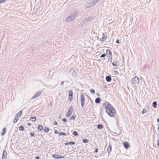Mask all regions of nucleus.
Here are the masks:
<instances>
[{
  "instance_id": "27",
  "label": "nucleus",
  "mask_w": 159,
  "mask_h": 159,
  "mask_svg": "<svg viewBox=\"0 0 159 159\" xmlns=\"http://www.w3.org/2000/svg\"><path fill=\"white\" fill-rule=\"evenodd\" d=\"M147 111H146V109L144 108H143L142 111V114H144L145 113H147Z\"/></svg>"
},
{
  "instance_id": "33",
  "label": "nucleus",
  "mask_w": 159,
  "mask_h": 159,
  "mask_svg": "<svg viewBox=\"0 0 159 159\" xmlns=\"http://www.w3.org/2000/svg\"><path fill=\"white\" fill-rule=\"evenodd\" d=\"M117 62L116 61L113 62L112 64L113 66H116V65Z\"/></svg>"
},
{
  "instance_id": "29",
  "label": "nucleus",
  "mask_w": 159,
  "mask_h": 159,
  "mask_svg": "<svg viewBox=\"0 0 159 159\" xmlns=\"http://www.w3.org/2000/svg\"><path fill=\"white\" fill-rule=\"evenodd\" d=\"M69 144L74 145L75 144V143L74 142L71 141L68 143Z\"/></svg>"
},
{
  "instance_id": "35",
  "label": "nucleus",
  "mask_w": 159,
  "mask_h": 159,
  "mask_svg": "<svg viewBox=\"0 0 159 159\" xmlns=\"http://www.w3.org/2000/svg\"><path fill=\"white\" fill-rule=\"evenodd\" d=\"M19 129L20 130H24V127L23 126H21L19 127Z\"/></svg>"
},
{
  "instance_id": "43",
  "label": "nucleus",
  "mask_w": 159,
  "mask_h": 159,
  "mask_svg": "<svg viewBox=\"0 0 159 159\" xmlns=\"http://www.w3.org/2000/svg\"><path fill=\"white\" fill-rule=\"evenodd\" d=\"M64 84V82L63 81H62L60 84V85H63Z\"/></svg>"
},
{
  "instance_id": "48",
  "label": "nucleus",
  "mask_w": 159,
  "mask_h": 159,
  "mask_svg": "<svg viewBox=\"0 0 159 159\" xmlns=\"http://www.w3.org/2000/svg\"><path fill=\"white\" fill-rule=\"evenodd\" d=\"M68 144H69L68 143H65V145H68Z\"/></svg>"
},
{
  "instance_id": "1",
  "label": "nucleus",
  "mask_w": 159,
  "mask_h": 159,
  "mask_svg": "<svg viewBox=\"0 0 159 159\" xmlns=\"http://www.w3.org/2000/svg\"><path fill=\"white\" fill-rule=\"evenodd\" d=\"M104 107L106 109V111L110 116L113 117L114 116L116 111L112 106L108 102H106L104 104Z\"/></svg>"
},
{
  "instance_id": "38",
  "label": "nucleus",
  "mask_w": 159,
  "mask_h": 159,
  "mask_svg": "<svg viewBox=\"0 0 159 159\" xmlns=\"http://www.w3.org/2000/svg\"><path fill=\"white\" fill-rule=\"evenodd\" d=\"M62 121L64 122H66V120L65 119V118H64V119H63L62 120Z\"/></svg>"
},
{
  "instance_id": "14",
  "label": "nucleus",
  "mask_w": 159,
  "mask_h": 159,
  "mask_svg": "<svg viewBox=\"0 0 159 159\" xmlns=\"http://www.w3.org/2000/svg\"><path fill=\"white\" fill-rule=\"evenodd\" d=\"M106 80L107 82H110L111 80V78L110 76H107L106 77Z\"/></svg>"
},
{
  "instance_id": "6",
  "label": "nucleus",
  "mask_w": 159,
  "mask_h": 159,
  "mask_svg": "<svg viewBox=\"0 0 159 159\" xmlns=\"http://www.w3.org/2000/svg\"><path fill=\"white\" fill-rule=\"evenodd\" d=\"M42 91L41 90L37 92L33 96L31 99H33L34 98H36L39 97L42 94Z\"/></svg>"
},
{
  "instance_id": "10",
  "label": "nucleus",
  "mask_w": 159,
  "mask_h": 159,
  "mask_svg": "<svg viewBox=\"0 0 159 159\" xmlns=\"http://www.w3.org/2000/svg\"><path fill=\"white\" fill-rule=\"evenodd\" d=\"M7 152L6 150L3 151L2 159H7Z\"/></svg>"
},
{
  "instance_id": "16",
  "label": "nucleus",
  "mask_w": 159,
  "mask_h": 159,
  "mask_svg": "<svg viewBox=\"0 0 159 159\" xmlns=\"http://www.w3.org/2000/svg\"><path fill=\"white\" fill-rule=\"evenodd\" d=\"M101 99L100 98H97L95 99V102L96 103H99L100 102Z\"/></svg>"
},
{
  "instance_id": "47",
  "label": "nucleus",
  "mask_w": 159,
  "mask_h": 159,
  "mask_svg": "<svg viewBox=\"0 0 159 159\" xmlns=\"http://www.w3.org/2000/svg\"><path fill=\"white\" fill-rule=\"evenodd\" d=\"M36 159H39V157L37 156L36 157Z\"/></svg>"
},
{
  "instance_id": "22",
  "label": "nucleus",
  "mask_w": 159,
  "mask_h": 159,
  "mask_svg": "<svg viewBox=\"0 0 159 159\" xmlns=\"http://www.w3.org/2000/svg\"><path fill=\"white\" fill-rule=\"evenodd\" d=\"M152 106L154 108H156L157 106V102H154L152 103Z\"/></svg>"
},
{
  "instance_id": "13",
  "label": "nucleus",
  "mask_w": 159,
  "mask_h": 159,
  "mask_svg": "<svg viewBox=\"0 0 159 159\" xmlns=\"http://www.w3.org/2000/svg\"><path fill=\"white\" fill-rule=\"evenodd\" d=\"M73 71L72 73V75L74 77H76V73L75 70L73 69H71L70 70V72Z\"/></svg>"
},
{
  "instance_id": "44",
  "label": "nucleus",
  "mask_w": 159,
  "mask_h": 159,
  "mask_svg": "<svg viewBox=\"0 0 159 159\" xmlns=\"http://www.w3.org/2000/svg\"><path fill=\"white\" fill-rule=\"evenodd\" d=\"M116 43H120V42H119V41L118 39H117L116 41Z\"/></svg>"
},
{
  "instance_id": "42",
  "label": "nucleus",
  "mask_w": 159,
  "mask_h": 159,
  "mask_svg": "<svg viewBox=\"0 0 159 159\" xmlns=\"http://www.w3.org/2000/svg\"><path fill=\"white\" fill-rule=\"evenodd\" d=\"M114 72L115 74H118V72L117 71L114 70Z\"/></svg>"
},
{
  "instance_id": "8",
  "label": "nucleus",
  "mask_w": 159,
  "mask_h": 159,
  "mask_svg": "<svg viewBox=\"0 0 159 159\" xmlns=\"http://www.w3.org/2000/svg\"><path fill=\"white\" fill-rule=\"evenodd\" d=\"M106 53L107 54H109V56H108V57L109 58L108 59H109L110 58L111 59V61L112 60V54L111 52V50L109 49H107L106 51Z\"/></svg>"
},
{
  "instance_id": "39",
  "label": "nucleus",
  "mask_w": 159,
  "mask_h": 159,
  "mask_svg": "<svg viewBox=\"0 0 159 159\" xmlns=\"http://www.w3.org/2000/svg\"><path fill=\"white\" fill-rule=\"evenodd\" d=\"M54 133L55 134H59V133H58V131L56 130H55Z\"/></svg>"
},
{
  "instance_id": "41",
  "label": "nucleus",
  "mask_w": 159,
  "mask_h": 159,
  "mask_svg": "<svg viewBox=\"0 0 159 159\" xmlns=\"http://www.w3.org/2000/svg\"><path fill=\"white\" fill-rule=\"evenodd\" d=\"M2 3H4L6 1V0H1Z\"/></svg>"
},
{
  "instance_id": "5",
  "label": "nucleus",
  "mask_w": 159,
  "mask_h": 159,
  "mask_svg": "<svg viewBox=\"0 0 159 159\" xmlns=\"http://www.w3.org/2000/svg\"><path fill=\"white\" fill-rule=\"evenodd\" d=\"M73 111V107L72 106H70L68 111L66 113V116L67 117H68L71 115L72 112Z\"/></svg>"
},
{
  "instance_id": "36",
  "label": "nucleus",
  "mask_w": 159,
  "mask_h": 159,
  "mask_svg": "<svg viewBox=\"0 0 159 159\" xmlns=\"http://www.w3.org/2000/svg\"><path fill=\"white\" fill-rule=\"evenodd\" d=\"M106 55L105 54H102L101 56L100 57L102 58L104 57H105Z\"/></svg>"
},
{
  "instance_id": "37",
  "label": "nucleus",
  "mask_w": 159,
  "mask_h": 159,
  "mask_svg": "<svg viewBox=\"0 0 159 159\" xmlns=\"http://www.w3.org/2000/svg\"><path fill=\"white\" fill-rule=\"evenodd\" d=\"M34 132H31L30 133V135L32 136H34Z\"/></svg>"
},
{
  "instance_id": "3",
  "label": "nucleus",
  "mask_w": 159,
  "mask_h": 159,
  "mask_svg": "<svg viewBox=\"0 0 159 159\" xmlns=\"http://www.w3.org/2000/svg\"><path fill=\"white\" fill-rule=\"evenodd\" d=\"M76 17L75 14H72L67 17L65 19V21L68 23L73 21Z\"/></svg>"
},
{
  "instance_id": "28",
  "label": "nucleus",
  "mask_w": 159,
  "mask_h": 159,
  "mask_svg": "<svg viewBox=\"0 0 159 159\" xmlns=\"http://www.w3.org/2000/svg\"><path fill=\"white\" fill-rule=\"evenodd\" d=\"M73 134L75 136H78V134L77 132L75 131H74Z\"/></svg>"
},
{
  "instance_id": "24",
  "label": "nucleus",
  "mask_w": 159,
  "mask_h": 159,
  "mask_svg": "<svg viewBox=\"0 0 159 159\" xmlns=\"http://www.w3.org/2000/svg\"><path fill=\"white\" fill-rule=\"evenodd\" d=\"M103 128V126L100 124H98L97 125V128L99 129H101Z\"/></svg>"
},
{
  "instance_id": "12",
  "label": "nucleus",
  "mask_w": 159,
  "mask_h": 159,
  "mask_svg": "<svg viewBox=\"0 0 159 159\" xmlns=\"http://www.w3.org/2000/svg\"><path fill=\"white\" fill-rule=\"evenodd\" d=\"M103 36L100 39L101 41H103L107 39L106 34H102Z\"/></svg>"
},
{
  "instance_id": "31",
  "label": "nucleus",
  "mask_w": 159,
  "mask_h": 159,
  "mask_svg": "<svg viewBox=\"0 0 159 159\" xmlns=\"http://www.w3.org/2000/svg\"><path fill=\"white\" fill-rule=\"evenodd\" d=\"M17 117H15L14 119L13 120V123H15L17 121Z\"/></svg>"
},
{
  "instance_id": "51",
  "label": "nucleus",
  "mask_w": 159,
  "mask_h": 159,
  "mask_svg": "<svg viewBox=\"0 0 159 159\" xmlns=\"http://www.w3.org/2000/svg\"><path fill=\"white\" fill-rule=\"evenodd\" d=\"M2 3L1 0H0V4Z\"/></svg>"
},
{
  "instance_id": "52",
  "label": "nucleus",
  "mask_w": 159,
  "mask_h": 159,
  "mask_svg": "<svg viewBox=\"0 0 159 159\" xmlns=\"http://www.w3.org/2000/svg\"><path fill=\"white\" fill-rule=\"evenodd\" d=\"M157 145H158L159 146V143L158 142Z\"/></svg>"
},
{
  "instance_id": "45",
  "label": "nucleus",
  "mask_w": 159,
  "mask_h": 159,
  "mask_svg": "<svg viewBox=\"0 0 159 159\" xmlns=\"http://www.w3.org/2000/svg\"><path fill=\"white\" fill-rule=\"evenodd\" d=\"M57 122H56V121H54V125H57Z\"/></svg>"
},
{
  "instance_id": "18",
  "label": "nucleus",
  "mask_w": 159,
  "mask_h": 159,
  "mask_svg": "<svg viewBox=\"0 0 159 159\" xmlns=\"http://www.w3.org/2000/svg\"><path fill=\"white\" fill-rule=\"evenodd\" d=\"M22 111H19L18 113H17L15 116V117H17L18 118L19 116H20L21 114H22Z\"/></svg>"
},
{
  "instance_id": "11",
  "label": "nucleus",
  "mask_w": 159,
  "mask_h": 159,
  "mask_svg": "<svg viewBox=\"0 0 159 159\" xmlns=\"http://www.w3.org/2000/svg\"><path fill=\"white\" fill-rule=\"evenodd\" d=\"M73 92L72 90L69 91V99L71 101L72 99Z\"/></svg>"
},
{
  "instance_id": "34",
  "label": "nucleus",
  "mask_w": 159,
  "mask_h": 159,
  "mask_svg": "<svg viewBox=\"0 0 159 159\" xmlns=\"http://www.w3.org/2000/svg\"><path fill=\"white\" fill-rule=\"evenodd\" d=\"M83 142L84 143H87L88 142V141L87 139H84L83 140Z\"/></svg>"
},
{
  "instance_id": "9",
  "label": "nucleus",
  "mask_w": 159,
  "mask_h": 159,
  "mask_svg": "<svg viewBox=\"0 0 159 159\" xmlns=\"http://www.w3.org/2000/svg\"><path fill=\"white\" fill-rule=\"evenodd\" d=\"M52 157L56 159H57V158H64V156H59L57 154H53L52 155Z\"/></svg>"
},
{
  "instance_id": "46",
  "label": "nucleus",
  "mask_w": 159,
  "mask_h": 159,
  "mask_svg": "<svg viewBox=\"0 0 159 159\" xmlns=\"http://www.w3.org/2000/svg\"><path fill=\"white\" fill-rule=\"evenodd\" d=\"M98 152V149H96V150H95V152H96V153H97V152Z\"/></svg>"
},
{
  "instance_id": "25",
  "label": "nucleus",
  "mask_w": 159,
  "mask_h": 159,
  "mask_svg": "<svg viewBox=\"0 0 159 159\" xmlns=\"http://www.w3.org/2000/svg\"><path fill=\"white\" fill-rule=\"evenodd\" d=\"M43 130L45 132H47L49 131V129L48 128L45 127L44 129H43Z\"/></svg>"
},
{
  "instance_id": "26",
  "label": "nucleus",
  "mask_w": 159,
  "mask_h": 159,
  "mask_svg": "<svg viewBox=\"0 0 159 159\" xmlns=\"http://www.w3.org/2000/svg\"><path fill=\"white\" fill-rule=\"evenodd\" d=\"M59 135H64L66 136V134L64 132H61L59 133Z\"/></svg>"
},
{
  "instance_id": "4",
  "label": "nucleus",
  "mask_w": 159,
  "mask_h": 159,
  "mask_svg": "<svg viewBox=\"0 0 159 159\" xmlns=\"http://www.w3.org/2000/svg\"><path fill=\"white\" fill-rule=\"evenodd\" d=\"M85 98L83 94H81L80 96V102L81 106L82 107H84Z\"/></svg>"
},
{
  "instance_id": "49",
  "label": "nucleus",
  "mask_w": 159,
  "mask_h": 159,
  "mask_svg": "<svg viewBox=\"0 0 159 159\" xmlns=\"http://www.w3.org/2000/svg\"><path fill=\"white\" fill-rule=\"evenodd\" d=\"M28 125H31L30 124V123H28V124H27Z\"/></svg>"
},
{
  "instance_id": "30",
  "label": "nucleus",
  "mask_w": 159,
  "mask_h": 159,
  "mask_svg": "<svg viewBox=\"0 0 159 159\" xmlns=\"http://www.w3.org/2000/svg\"><path fill=\"white\" fill-rule=\"evenodd\" d=\"M90 92L93 94L95 93V90L93 89H90Z\"/></svg>"
},
{
  "instance_id": "2",
  "label": "nucleus",
  "mask_w": 159,
  "mask_h": 159,
  "mask_svg": "<svg viewBox=\"0 0 159 159\" xmlns=\"http://www.w3.org/2000/svg\"><path fill=\"white\" fill-rule=\"evenodd\" d=\"M96 3L94 0H88L86 2L85 7L86 8H89L92 7Z\"/></svg>"
},
{
  "instance_id": "7",
  "label": "nucleus",
  "mask_w": 159,
  "mask_h": 159,
  "mask_svg": "<svg viewBox=\"0 0 159 159\" xmlns=\"http://www.w3.org/2000/svg\"><path fill=\"white\" fill-rule=\"evenodd\" d=\"M139 81V78L136 76L132 79V82L134 84H135L138 83Z\"/></svg>"
},
{
  "instance_id": "17",
  "label": "nucleus",
  "mask_w": 159,
  "mask_h": 159,
  "mask_svg": "<svg viewBox=\"0 0 159 159\" xmlns=\"http://www.w3.org/2000/svg\"><path fill=\"white\" fill-rule=\"evenodd\" d=\"M111 151V147L110 145H109L107 148V151L108 153H109Z\"/></svg>"
},
{
  "instance_id": "21",
  "label": "nucleus",
  "mask_w": 159,
  "mask_h": 159,
  "mask_svg": "<svg viewBox=\"0 0 159 159\" xmlns=\"http://www.w3.org/2000/svg\"><path fill=\"white\" fill-rule=\"evenodd\" d=\"M6 128H4L3 129V131L2 133L1 134V135L3 136L6 133Z\"/></svg>"
},
{
  "instance_id": "32",
  "label": "nucleus",
  "mask_w": 159,
  "mask_h": 159,
  "mask_svg": "<svg viewBox=\"0 0 159 159\" xmlns=\"http://www.w3.org/2000/svg\"><path fill=\"white\" fill-rule=\"evenodd\" d=\"M75 118V116H72L70 118V120H74Z\"/></svg>"
},
{
  "instance_id": "50",
  "label": "nucleus",
  "mask_w": 159,
  "mask_h": 159,
  "mask_svg": "<svg viewBox=\"0 0 159 159\" xmlns=\"http://www.w3.org/2000/svg\"><path fill=\"white\" fill-rule=\"evenodd\" d=\"M157 121L158 122H159V118L158 119H157Z\"/></svg>"
},
{
  "instance_id": "40",
  "label": "nucleus",
  "mask_w": 159,
  "mask_h": 159,
  "mask_svg": "<svg viewBox=\"0 0 159 159\" xmlns=\"http://www.w3.org/2000/svg\"><path fill=\"white\" fill-rule=\"evenodd\" d=\"M94 1L96 3L97 2H99L100 0H94Z\"/></svg>"
},
{
  "instance_id": "20",
  "label": "nucleus",
  "mask_w": 159,
  "mask_h": 159,
  "mask_svg": "<svg viewBox=\"0 0 159 159\" xmlns=\"http://www.w3.org/2000/svg\"><path fill=\"white\" fill-rule=\"evenodd\" d=\"M124 145L125 148H128L129 147V145L128 143L127 142H125L124 143Z\"/></svg>"
},
{
  "instance_id": "23",
  "label": "nucleus",
  "mask_w": 159,
  "mask_h": 159,
  "mask_svg": "<svg viewBox=\"0 0 159 159\" xmlns=\"http://www.w3.org/2000/svg\"><path fill=\"white\" fill-rule=\"evenodd\" d=\"M30 120L34 122L36 120V118L34 117H31L30 118Z\"/></svg>"
},
{
  "instance_id": "15",
  "label": "nucleus",
  "mask_w": 159,
  "mask_h": 159,
  "mask_svg": "<svg viewBox=\"0 0 159 159\" xmlns=\"http://www.w3.org/2000/svg\"><path fill=\"white\" fill-rule=\"evenodd\" d=\"M83 21L86 24V23H88L90 21V19L88 18H86Z\"/></svg>"
},
{
  "instance_id": "19",
  "label": "nucleus",
  "mask_w": 159,
  "mask_h": 159,
  "mask_svg": "<svg viewBox=\"0 0 159 159\" xmlns=\"http://www.w3.org/2000/svg\"><path fill=\"white\" fill-rule=\"evenodd\" d=\"M38 129L39 131H41L43 129V128L42 125H39L38 127Z\"/></svg>"
}]
</instances>
